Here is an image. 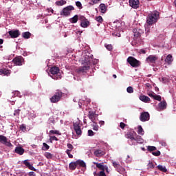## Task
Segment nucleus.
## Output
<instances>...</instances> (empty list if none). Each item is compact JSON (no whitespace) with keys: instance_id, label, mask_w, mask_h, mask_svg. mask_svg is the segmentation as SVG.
Here are the masks:
<instances>
[{"instance_id":"nucleus-1","label":"nucleus","mask_w":176,"mask_h":176,"mask_svg":"<svg viewBox=\"0 0 176 176\" xmlns=\"http://www.w3.org/2000/svg\"><path fill=\"white\" fill-rule=\"evenodd\" d=\"M83 66L79 67L76 69L77 74H86L89 69H90V65L91 64V58L90 56L86 55L84 60H82Z\"/></svg>"},{"instance_id":"nucleus-2","label":"nucleus","mask_w":176,"mask_h":176,"mask_svg":"<svg viewBox=\"0 0 176 176\" xmlns=\"http://www.w3.org/2000/svg\"><path fill=\"white\" fill-rule=\"evenodd\" d=\"M160 19V13L157 11H153L148 14L146 18L147 25H153L155 23H157V20Z\"/></svg>"},{"instance_id":"nucleus-3","label":"nucleus","mask_w":176,"mask_h":176,"mask_svg":"<svg viewBox=\"0 0 176 176\" xmlns=\"http://www.w3.org/2000/svg\"><path fill=\"white\" fill-rule=\"evenodd\" d=\"M86 167V162L82 160H78L76 162H72L69 164V168L72 171L76 170V168H80Z\"/></svg>"},{"instance_id":"nucleus-4","label":"nucleus","mask_w":176,"mask_h":176,"mask_svg":"<svg viewBox=\"0 0 176 176\" xmlns=\"http://www.w3.org/2000/svg\"><path fill=\"white\" fill-rule=\"evenodd\" d=\"M50 76L52 79L57 80L61 79V74L60 73V69L57 67H53L50 70Z\"/></svg>"},{"instance_id":"nucleus-5","label":"nucleus","mask_w":176,"mask_h":176,"mask_svg":"<svg viewBox=\"0 0 176 176\" xmlns=\"http://www.w3.org/2000/svg\"><path fill=\"white\" fill-rule=\"evenodd\" d=\"M72 10H75V8H74L72 6H68L62 10V11L60 12V14L63 17H68V16H71Z\"/></svg>"},{"instance_id":"nucleus-6","label":"nucleus","mask_w":176,"mask_h":176,"mask_svg":"<svg viewBox=\"0 0 176 176\" xmlns=\"http://www.w3.org/2000/svg\"><path fill=\"white\" fill-rule=\"evenodd\" d=\"M126 61L130 64L131 67H133V68H138V67L141 65V61L137 60L133 56L128 57Z\"/></svg>"},{"instance_id":"nucleus-7","label":"nucleus","mask_w":176,"mask_h":176,"mask_svg":"<svg viewBox=\"0 0 176 176\" xmlns=\"http://www.w3.org/2000/svg\"><path fill=\"white\" fill-rule=\"evenodd\" d=\"M63 98V92L60 90H57L55 94L50 98V101L53 104H56V102H58Z\"/></svg>"},{"instance_id":"nucleus-8","label":"nucleus","mask_w":176,"mask_h":176,"mask_svg":"<svg viewBox=\"0 0 176 176\" xmlns=\"http://www.w3.org/2000/svg\"><path fill=\"white\" fill-rule=\"evenodd\" d=\"M137 135V133L134 131H131L127 132V133L125 135L126 138L129 139V143L130 145H135V144L133 143V141H134L135 138V135Z\"/></svg>"},{"instance_id":"nucleus-9","label":"nucleus","mask_w":176,"mask_h":176,"mask_svg":"<svg viewBox=\"0 0 176 176\" xmlns=\"http://www.w3.org/2000/svg\"><path fill=\"white\" fill-rule=\"evenodd\" d=\"M79 20L81 21L80 27L82 28H87V27L90 25V21H89V20H87V19L84 16L80 15L79 16Z\"/></svg>"},{"instance_id":"nucleus-10","label":"nucleus","mask_w":176,"mask_h":176,"mask_svg":"<svg viewBox=\"0 0 176 176\" xmlns=\"http://www.w3.org/2000/svg\"><path fill=\"white\" fill-rule=\"evenodd\" d=\"M159 60L157 55H150L146 58V61L148 64H156V61Z\"/></svg>"},{"instance_id":"nucleus-11","label":"nucleus","mask_w":176,"mask_h":176,"mask_svg":"<svg viewBox=\"0 0 176 176\" xmlns=\"http://www.w3.org/2000/svg\"><path fill=\"white\" fill-rule=\"evenodd\" d=\"M87 116L93 123H96L97 119H98V114L96 113L94 111H89Z\"/></svg>"},{"instance_id":"nucleus-12","label":"nucleus","mask_w":176,"mask_h":176,"mask_svg":"<svg viewBox=\"0 0 176 176\" xmlns=\"http://www.w3.org/2000/svg\"><path fill=\"white\" fill-rule=\"evenodd\" d=\"M0 142L6 146H12V143H10V140H8V138L3 135H0Z\"/></svg>"},{"instance_id":"nucleus-13","label":"nucleus","mask_w":176,"mask_h":176,"mask_svg":"<svg viewBox=\"0 0 176 176\" xmlns=\"http://www.w3.org/2000/svg\"><path fill=\"white\" fill-rule=\"evenodd\" d=\"M151 118V116L149 115V113L144 111L141 113L140 116V120L141 122H148Z\"/></svg>"},{"instance_id":"nucleus-14","label":"nucleus","mask_w":176,"mask_h":176,"mask_svg":"<svg viewBox=\"0 0 176 176\" xmlns=\"http://www.w3.org/2000/svg\"><path fill=\"white\" fill-rule=\"evenodd\" d=\"M94 153L96 157H102V156H104L106 154L105 149L104 148H96Z\"/></svg>"},{"instance_id":"nucleus-15","label":"nucleus","mask_w":176,"mask_h":176,"mask_svg":"<svg viewBox=\"0 0 176 176\" xmlns=\"http://www.w3.org/2000/svg\"><path fill=\"white\" fill-rule=\"evenodd\" d=\"M24 62V58L22 56H16L12 60V63L15 65H23V63Z\"/></svg>"},{"instance_id":"nucleus-16","label":"nucleus","mask_w":176,"mask_h":176,"mask_svg":"<svg viewBox=\"0 0 176 176\" xmlns=\"http://www.w3.org/2000/svg\"><path fill=\"white\" fill-rule=\"evenodd\" d=\"M129 6L133 9H138L140 8V0H129Z\"/></svg>"},{"instance_id":"nucleus-17","label":"nucleus","mask_w":176,"mask_h":176,"mask_svg":"<svg viewBox=\"0 0 176 176\" xmlns=\"http://www.w3.org/2000/svg\"><path fill=\"white\" fill-rule=\"evenodd\" d=\"M74 130L76 131L77 135H82V129H80V124L79 123H74Z\"/></svg>"},{"instance_id":"nucleus-18","label":"nucleus","mask_w":176,"mask_h":176,"mask_svg":"<svg viewBox=\"0 0 176 176\" xmlns=\"http://www.w3.org/2000/svg\"><path fill=\"white\" fill-rule=\"evenodd\" d=\"M8 34L12 38H19L20 36V31L19 30H10L8 32Z\"/></svg>"},{"instance_id":"nucleus-19","label":"nucleus","mask_w":176,"mask_h":176,"mask_svg":"<svg viewBox=\"0 0 176 176\" xmlns=\"http://www.w3.org/2000/svg\"><path fill=\"white\" fill-rule=\"evenodd\" d=\"M133 32L135 38H140L144 34V30L138 28L133 29Z\"/></svg>"},{"instance_id":"nucleus-20","label":"nucleus","mask_w":176,"mask_h":176,"mask_svg":"<svg viewBox=\"0 0 176 176\" xmlns=\"http://www.w3.org/2000/svg\"><path fill=\"white\" fill-rule=\"evenodd\" d=\"M23 164L29 168V170H32V171H36V169L28 162V160H25L23 161Z\"/></svg>"},{"instance_id":"nucleus-21","label":"nucleus","mask_w":176,"mask_h":176,"mask_svg":"<svg viewBox=\"0 0 176 176\" xmlns=\"http://www.w3.org/2000/svg\"><path fill=\"white\" fill-rule=\"evenodd\" d=\"M24 152H25V150L20 146H16L14 150V153H17V155H24Z\"/></svg>"},{"instance_id":"nucleus-22","label":"nucleus","mask_w":176,"mask_h":176,"mask_svg":"<svg viewBox=\"0 0 176 176\" xmlns=\"http://www.w3.org/2000/svg\"><path fill=\"white\" fill-rule=\"evenodd\" d=\"M133 141H136L138 144H144V139L137 133Z\"/></svg>"},{"instance_id":"nucleus-23","label":"nucleus","mask_w":176,"mask_h":176,"mask_svg":"<svg viewBox=\"0 0 176 176\" xmlns=\"http://www.w3.org/2000/svg\"><path fill=\"white\" fill-rule=\"evenodd\" d=\"M139 98L140 101H142L143 102H149V101H151V98L145 95L140 96Z\"/></svg>"},{"instance_id":"nucleus-24","label":"nucleus","mask_w":176,"mask_h":176,"mask_svg":"<svg viewBox=\"0 0 176 176\" xmlns=\"http://www.w3.org/2000/svg\"><path fill=\"white\" fill-rule=\"evenodd\" d=\"M158 107L160 109H166V108H167V102H166V101H162L158 104Z\"/></svg>"},{"instance_id":"nucleus-25","label":"nucleus","mask_w":176,"mask_h":176,"mask_svg":"<svg viewBox=\"0 0 176 176\" xmlns=\"http://www.w3.org/2000/svg\"><path fill=\"white\" fill-rule=\"evenodd\" d=\"M173 56L171 54H168L166 58H165V63H167L168 65L173 63Z\"/></svg>"},{"instance_id":"nucleus-26","label":"nucleus","mask_w":176,"mask_h":176,"mask_svg":"<svg viewBox=\"0 0 176 176\" xmlns=\"http://www.w3.org/2000/svg\"><path fill=\"white\" fill-rule=\"evenodd\" d=\"M22 36L24 39H30L31 38V34L30 32H25L22 33Z\"/></svg>"},{"instance_id":"nucleus-27","label":"nucleus","mask_w":176,"mask_h":176,"mask_svg":"<svg viewBox=\"0 0 176 176\" xmlns=\"http://www.w3.org/2000/svg\"><path fill=\"white\" fill-rule=\"evenodd\" d=\"M116 170L120 174H124V173L126 171V169L124 168H123V166H122L120 165Z\"/></svg>"},{"instance_id":"nucleus-28","label":"nucleus","mask_w":176,"mask_h":176,"mask_svg":"<svg viewBox=\"0 0 176 176\" xmlns=\"http://www.w3.org/2000/svg\"><path fill=\"white\" fill-rule=\"evenodd\" d=\"M78 19H79V16L78 15H75L74 17L69 19V21L73 24H75V23H78Z\"/></svg>"},{"instance_id":"nucleus-29","label":"nucleus","mask_w":176,"mask_h":176,"mask_svg":"<svg viewBox=\"0 0 176 176\" xmlns=\"http://www.w3.org/2000/svg\"><path fill=\"white\" fill-rule=\"evenodd\" d=\"M94 164H96V167L99 168V170L105 171V166L102 165L101 163H94Z\"/></svg>"},{"instance_id":"nucleus-30","label":"nucleus","mask_w":176,"mask_h":176,"mask_svg":"<svg viewBox=\"0 0 176 176\" xmlns=\"http://www.w3.org/2000/svg\"><path fill=\"white\" fill-rule=\"evenodd\" d=\"M157 168H158V170H160V171H162V173H167V168H166V166L158 165Z\"/></svg>"},{"instance_id":"nucleus-31","label":"nucleus","mask_w":176,"mask_h":176,"mask_svg":"<svg viewBox=\"0 0 176 176\" xmlns=\"http://www.w3.org/2000/svg\"><path fill=\"white\" fill-rule=\"evenodd\" d=\"M20 112H21V109H16L14 111L13 116H15V118H17L19 119L20 116Z\"/></svg>"},{"instance_id":"nucleus-32","label":"nucleus","mask_w":176,"mask_h":176,"mask_svg":"<svg viewBox=\"0 0 176 176\" xmlns=\"http://www.w3.org/2000/svg\"><path fill=\"white\" fill-rule=\"evenodd\" d=\"M100 8L101 13H105V12H107V6H105V4L101 3L100 5Z\"/></svg>"},{"instance_id":"nucleus-33","label":"nucleus","mask_w":176,"mask_h":176,"mask_svg":"<svg viewBox=\"0 0 176 176\" xmlns=\"http://www.w3.org/2000/svg\"><path fill=\"white\" fill-rule=\"evenodd\" d=\"M138 134H140V135H144V129H142V126L141 125L138 126Z\"/></svg>"},{"instance_id":"nucleus-34","label":"nucleus","mask_w":176,"mask_h":176,"mask_svg":"<svg viewBox=\"0 0 176 176\" xmlns=\"http://www.w3.org/2000/svg\"><path fill=\"white\" fill-rule=\"evenodd\" d=\"M94 175L97 176H107V174H105V170H101L99 173H96V172L94 173Z\"/></svg>"},{"instance_id":"nucleus-35","label":"nucleus","mask_w":176,"mask_h":176,"mask_svg":"<svg viewBox=\"0 0 176 176\" xmlns=\"http://www.w3.org/2000/svg\"><path fill=\"white\" fill-rule=\"evenodd\" d=\"M0 74L3 75H8V74H10V73L9 72V70L7 69H1Z\"/></svg>"},{"instance_id":"nucleus-36","label":"nucleus","mask_w":176,"mask_h":176,"mask_svg":"<svg viewBox=\"0 0 176 176\" xmlns=\"http://www.w3.org/2000/svg\"><path fill=\"white\" fill-rule=\"evenodd\" d=\"M67 3V1L65 0H60L58 1H56V5L58 6H63V5H65Z\"/></svg>"},{"instance_id":"nucleus-37","label":"nucleus","mask_w":176,"mask_h":176,"mask_svg":"<svg viewBox=\"0 0 176 176\" xmlns=\"http://www.w3.org/2000/svg\"><path fill=\"white\" fill-rule=\"evenodd\" d=\"M50 134H56V135H61V133H60L58 130H51L50 131Z\"/></svg>"},{"instance_id":"nucleus-38","label":"nucleus","mask_w":176,"mask_h":176,"mask_svg":"<svg viewBox=\"0 0 176 176\" xmlns=\"http://www.w3.org/2000/svg\"><path fill=\"white\" fill-rule=\"evenodd\" d=\"M147 149L148 152H153V151H156L157 148L153 146H147Z\"/></svg>"},{"instance_id":"nucleus-39","label":"nucleus","mask_w":176,"mask_h":176,"mask_svg":"<svg viewBox=\"0 0 176 176\" xmlns=\"http://www.w3.org/2000/svg\"><path fill=\"white\" fill-rule=\"evenodd\" d=\"M126 91L127 93L131 94V93H134V89L133 88V87H128L126 89Z\"/></svg>"},{"instance_id":"nucleus-40","label":"nucleus","mask_w":176,"mask_h":176,"mask_svg":"<svg viewBox=\"0 0 176 176\" xmlns=\"http://www.w3.org/2000/svg\"><path fill=\"white\" fill-rule=\"evenodd\" d=\"M44 156H45V157H47V159H52V157H53V154H52L50 153H45Z\"/></svg>"},{"instance_id":"nucleus-41","label":"nucleus","mask_w":176,"mask_h":176,"mask_svg":"<svg viewBox=\"0 0 176 176\" xmlns=\"http://www.w3.org/2000/svg\"><path fill=\"white\" fill-rule=\"evenodd\" d=\"M154 100H156L157 101H162V96H160V95H155L154 96V98H153Z\"/></svg>"},{"instance_id":"nucleus-42","label":"nucleus","mask_w":176,"mask_h":176,"mask_svg":"<svg viewBox=\"0 0 176 176\" xmlns=\"http://www.w3.org/2000/svg\"><path fill=\"white\" fill-rule=\"evenodd\" d=\"M67 146L68 148V149L67 151H72V149H74V146L72 144H71L70 143H68L67 144Z\"/></svg>"},{"instance_id":"nucleus-43","label":"nucleus","mask_w":176,"mask_h":176,"mask_svg":"<svg viewBox=\"0 0 176 176\" xmlns=\"http://www.w3.org/2000/svg\"><path fill=\"white\" fill-rule=\"evenodd\" d=\"M66 153L68 155L69 159H72L74 157V155L71 154V150H66Z\"/></svg>"},{"instance_id":"nucleus-44","label":"nucleus","mask_w":176,"mask_h":176,"mask_svg":"<svg viewBox=\"0 0 176 176\" xmlns=\"http://www.w3.org/2000/svg\"><path fill=\"white\" fill-rule=\"evenodd\" d=\"M96 21H98V23H102L103 20H102V16H98L96 17Z\"/></svg>"},{"instance_id":"nucleus-45","label":"nucleus","mask_w":176,"mask_h":176,"mask_svg":"<svg viewBox=\"0 0 176 176\" xmlns=\"http://www.w3.org/2000/svg\"><path fill=\"white\" fill-rule=\"evenodd\" d=\"M104 47H106V49H107V50H112V45L111 44H105Z\"/></svg>"},{"instance_id":"nucleus-46","label":"nucleus","mask_w":176,"mask_h":176,"mask_svg":"<svg viewBox=\"0 0 176 176\" xmlns=\"http://www.w3.org/2000/svg\"><path fill=\"white\" fill-rule=\"evenodd\" d=\"M50 140V142H53V141H58V138L56 136H51Z\"/></svg>"},{"instance_id":"nucleus-47","label":"nucleus","mask_w":176,"mask_h":176,"mask_svg":"<svg viewBox=\"0 0 176 176\" xmlns=\"http://www.w3.org/2000/svg\"><path fill=\"white\" fill-rule=\"evenodd\" d=\"M148 168H155V164H153L152 162H149L147 165Z\"/></svg>"},{"instance_id":"nucleus-48","label":"nucleus","mask_w":176,"mask_h":176,"mask_svg":"<svg viewBox=\"0 0 176 176\" xmlns=\"http://www.w3.org/2000/svg\"><path fill=\"white\" fill-rule=\"evenodd\" d=\"M112 164L115 167L116 170L120 166V164H118V162L113 161L112 162Z\"/></svg>"},{"instance_id":"nucleus-49","label":"nucleus","mask_w":176,"mask_h":176,"mask_svg":"<svg viewBox=\"0 0 176 176\" xmlns=\"http://www.w3.org/2000/svg\"><path fill=\"white\" fill-rule=\"evenodd\" d=\"M76 6H77V8H79V9H82V3H80V1H76Z\"/></svg>"},{"instance_id":"nucleus-50","label":"nucleus","mask_w":176,"mask_h":176,"mask_svg":"<svg viewBox=\"0 0 176 176\" xmlns=\"http://www.w3.org/2000/svg\"><path fill=\"white\" fill-rule=\"evenodd\" d=\"M88 135L89 137H93L94 132L91 129L88 130Z\"/></svg>"},{"instance_id":"nucleus-51","label":"nucleus","mask_w":176,"mask_h":176,"mask_svg":"<svg viewBox=\"0 0 176 176\" xmlns=\"http://www.w3.org/2000/svg\"><path fill=\"white\" fill-rule=\"evenodd\" d=\"M43 148H45L44 151H47L50 149V146L47 145L46 143H43Z\"/></svg>"},{"instance_id":"nucleus-52","label":"nucleus","mask_w":176,"mask_h":176,"mask_svg":"<svg viewBox=\"0 0 176 176\" xmlns=\"http://www.w3.org/2000/svg\"><path fill=\"white\" fill-rule=\"evenodd\" d=\"M139 53L140 54H146V49L144 50V49H140L139 51Z\"/></svg>"},{"instance_id":"nucleus-53","label":"nucleus","mask_w":176,"mask_h":176,"mask_svg":"<svg viewBox=\"0 0 176 176\" xmlns=\"http://www.w3.org/2000/svg\"><path fill=\"white\" fill-rule=\"evenodd\" d=\"M152 155H153V156H160V151H157L155 152H153Z\"/></svg>"},{"instance_id":"nucleus-54","label":"nucleus","mask_w":176,"mask_h":176,"mask_svg":"<svg viewBox=\"0 0 176 176\" xmlns=\"http://www.w3.org/2000/svg\"><path fill=\"white\" fill-rule=\"evenodd\" d=\"M20 129H21V130L22 131H25V130H26V126H25V124H22L21 125V126H20Z\"/></svg>"},{"instance_id":"nucleus-55","label":"nucleus","mask_w":176,"mask_h":176,"mask_svg":"<svg viewBox=\"0 0 176 176\" xmlns=\"http://www.w3.org/2000/svg\"><path fill=\"white\" fill-rule=\"evenodd\" d=\"M93 129L95 131H98V125H97V122L95 123L94 125H93Z\"/></svg>"},{"instance_id":"nucleus-56","label":"nucleus","mask_w":176,"mask_h":176,"mask_svg":"<svg viewBox=\"0 0 176 176\" xmlns=\"http://www.w3.org/2000/svg\"><path fill=\"white\" fill-rule=\"evenodd\" d=\"M155 95H156V94H155L153 92H150L148 94V96H149V97H151V98H154Z\"/></svg>"},{"instance_id":"nucleus-57","label":"nucleus","mask_w":176,"mask_h":176,"mask_svg":"<svg viewBox=\"0 0 176 176\" xmlns=\"http://www.w3.org/2000/svg\"><path fill=\"white\" fill-rule=\"evenodd\" d=\"M120 127L123 130L124 129V127H126V124H124V122H120Z\"/></svg>"},{"instance_id":"nucleus-58","label":"nucleus","mask_w":176,"mask_h":176,"mask_svg":"<svg viewBox=\"0 0 176 176\" xmlns=\"http://www.w3.org/2000/svg\"><path fill=\"white\" fill-rule=\"evenodd\" d=\"M100 0H91V2L94 3V5H96L100 2Z\"/></svg>"},{"instance_id":"nucleus-59","label":"nucleus","mask_w":176,"mask_h":176,"mask_svg":"<svg viewBox=\"0 0 176 176\" xmlns=\"http://www.w3.org/2000/svg\"><path fill=\"white\" fill-rule=\"evenodd\" d=\"M29 176H36V175L34 173V172H30L28 173Z\"/></svg>"},{"instance_id":"nucleus-60","label":"nucleus","mask_w":176,"mask_h":176,"mask_svg":"<svg viewBox=\"0 0 176 176\" xmlns=\"http://www.w3.org/2000/svg\"><path fill=\"white\" fill-rule=\"evenodd\" d=\"M99 124L100 125V127H101V126H104V124H105V122L101 120V121L99 122Z\"/></svg>"},{"instance_id":"nucleus-61","label":"nucleus","mask_w":176,"mask_h":176,"mask_svg":"<svg viewBox=\"0 0 176 176\" xmlns=\"http://www.w3.org/2000/svg\"><path fill=\"white\" fill-rule=\"evenodd\" d=\"M3 43V39L0 38V45H2Z\"/></svg>"},{"instance_id":"nucleus-62","label":"nucleus","mask_w":176,"mask_h":176,"mask_svg":"<svg viewBox=\"0 0 176 176\" xmlns=\"http://www.w3.org/2000/svg\"><path fill=\"white\" fill-rule=\"evenodd\" d=\"M104 170H106L107 173H108V166H104Z\"/></svg>"},{"instance_id":"nucleus-63","label":"nucleus","mask_w":176,"mask_h":176,"mask_svg":"<svg viewBox=\"0 0 176 176\" xmlns=\"http://www.w3.org/2000/svg\"><path fill=\"white\" fill-rule=\"evenodd\" d=\"M113 78H114V79H116V78H117L116 74H113Z\"/></svg>"},{"instance_id":"nucleus-64","label":"nucleus","mask_w":176,"mask_h":176,"mask_svg":"<svg viewBox=\"0 0 176 176\" xmlns=\"http://www.w3.org/2000/svg\"><path fill=\"white\" fill-rule=\"evenodd\" d=\"M146 34H148V32H149V30H146Z\"/></svg>"}]
</instances>
